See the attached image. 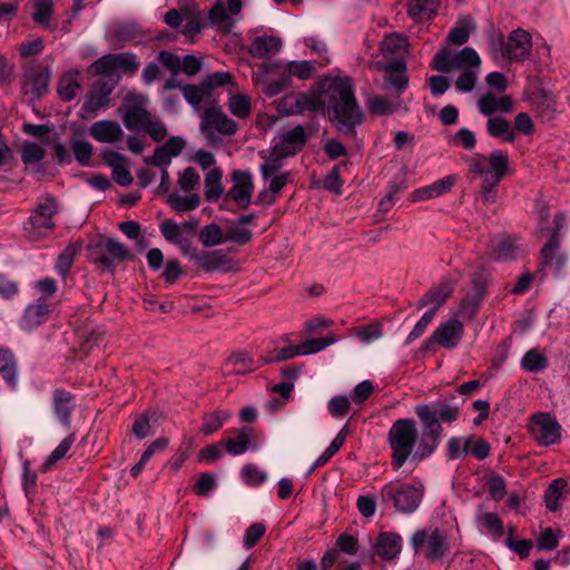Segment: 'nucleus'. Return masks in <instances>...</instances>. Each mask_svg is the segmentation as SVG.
Instances as JSON below:
<instances>
[{
    "mask_svg": "<svg viewBox=\"0 0 570 570\" xmlns=\"http://www.w3.org/2000/svg\"><path fill=\"white\" fill-rule=\"evenodd\" d=\"M459 412V405L445 400L415 405L414 413L422 424L421 433L413 419H399L393 422L386 435L392 468L399 470L410 459L423 461L430 458L442 439L441 423L454 422Z\"/></svg>",
    "mask_w": 570,
    "mask_h": 570,
    "instance_id": "obj_1",
    "label": "nucleus"
},
{
    "mask_svg": "<svg viewBox=\"0 0 570 570\" xmlns=\"http://www.w3.org/2000/svg\"><path fill=\"white\" fill-rule=\"evenodd\" d=\"M431 67L442 73H449L452 70L460 71L455 80L456 90L471 92L481 71V59L471 47H464L454 53L448 48H442L435 52Z\"/></svg>",
    "mask_w": 570,
    "mask_h": 570,
    "instance_id": "obj_2",
    "label": "nucleus"
},
{
    "mask_svg": "<svg viewBox=\"0 0 570 570\" xmlns=\"http://www.w3.org/2000/svg\"><path fill=\"white\" fill-rule=\"evenodd\" d=\"M330 104L333 109L332 121L336 122L340 132L354 134L356 126L363 121V112L360 109L353 85L347 77H337L328 86Z\"/></svg>",
    "mask_w": 570,
    "mask_h": 570,
    "instance_id": "obj_3",
    "label": "nucleus"
},
{
    "mask_svg": "<svg viewBox=\"0 0 570 570\" xmlns=\"http://www.w3.org/2000/svg\"><path fill=\"white\" fill-rule=\"evenodd\" d=\"M509 168V157L501 149L492 150L488 156L476 153L469 159V171L479 176L481 198L484 203L497 200V186L505 176Z\"/></svg>",
    "mask_w": 570,
    "mask_h": 570,
    "instance_id": "obj_4",
    "label": "nucleus"
},
{
    "mask_svg": "<svg viewBox=\"0 0 570 570\" xmlns=\"http://www.w3.org/2000/svg\"><path fill=\"white\" fill-rule=\"evenodd\" d=\"M425 488L422 482L391 481L381 489V500L391 503L394 509L403 514L415 512L424 497Z\"/></svg>",
    "mask_w": 570,
    "mask_h": 570,
    "instance_id": "obj_5",
    "label": "nucleus"
},
{
    "mask_svg": "<svg viewBox=\"0 0 570 570\" xmlns=\"http://www.w3.org/2000/svg\"><path fill=\"white\" fill-rule=\"evenodd\" d=\"M411 546L416 553H424L431 561L442 560L449 551L446 533L436 528L415 531L411 538Z\"/></svg>",
    "mask_w": 570,
    "mask_h": 570,
    "instance_id": "obj_6",
    "label": "nucleus"
},
{
    "mask_svg": "<svg viewBox=\"0 0 570 570\" xmlns=\"http://www.w3.org/2000/svg\"><path fill=\"white\" fill-rule=\"evenodd\" d=\"M200 129L210 144H216L220 136L234 135L238 126L220 107H209L202 114Z\"/></svg>",
    "mask_w": 570,
    "mask_h": 570,
    "instance_id": "obj_7",
    "label": "nucleus"
},
{
    "mask_svg": "<svg viewBox=\"0 0 570 570\" xmlns=\"http://www.w3.org/2000/svg\"><path fill=\"white\" fill-rule=\"evenodd\" d=\"M275 107L282 116L302 115L324 108L325 101L316 92H289L275 100Z\"/></svg>",
    "mask_w": 570,
    "mask_h": 570,
    "instance_id": "obj_8",
    "label": "nucleus"
},
{
    "mask_svg": "<svg viewBox=\"0 0 570 570\" xmlns=\"http://www.w3.org/2000/svg\"><path fill=\"white\" fill-rule=\"evenodd\" d=\"M464 325L458 315L442 322L433 332V334L423 344L424 350H429L431 345H439L445 350L455 348L462 341Z\"/></svg>",
    "mask_w": 570,
    "mask_h": 570,
    "instance_id": "obj_9",
    "label": "nucleus"
},
{
    "mask_svg": "<svg viewBox=\"0 0 570 570\" xmlns=\"http://www.w3.org/2000/svg\"><path fill=\"white\" fill-rule=\"evenodd\" d=\"M532 439L542 446L556 444L561 439V426L558 421L547 413L534 415L530 422Z\"/></svg>",
    "mask_w": 570,
    "mask_h": 570,
    "instance_id": "obj_10",
    "label": "nucleus"
},
{
    "mask_svg": "<svg viewBox=\"0 0 570 570\" xmlns=\"http://www.w3.org/2000/svg\"><path fill=\"white\" fill-rule=\"evenodd\" d=\"M114 86L102 79L97 80L90 88L87 98L81 107L83 118L95 116L99 110L109 107L110 95Z\"/></svg>",
    "mask_w": 570,
    "mask_h": 570,
    "instance_id": "obj_11",
    "label": "nucleus"
},
{
    "mask_svg": "<svg viewBox=\"0 0 570 570\" xmlns=\"http://www.w3.org/2000/svg\"><path fill=\"white\" fill-rule=\"evenodd\" d=\"M57 212L58 204L56 199L49 196L42 197L31 213L28 224L36 234H45V232L55 227L53 216Z\"/></svg>",
    "mask_w": 570,
    "mask_h": 570,
    "instance_id": "obj_12",
    "label": "nucleus"
},
{
    "mask_svg": "<svg viewBox=\"0 0 570 570\" xmlns=\"http://www.w3.org/2000/svg\"><path fill=\"white\" fill-rule=\"evenodd\" d=\"M147 102V97L140 94L127 95L125 112L122 117L127 129L134 130L148 124L149 114L145 108Z\"/></svg>",
    "mask_w": 570,
    "mask_h": 570,
    "instance_id": "obj_13",
    "label": "nucleus"
},
{
    "mask_svg": "<svg viewBox=\"0 0 570 570\" xmlns=\"http://www.w3.org/2000/svg\"><path fill=\"white\" fill-rule=\"evenodd\" d=\"M232 181L233 186L226 198L234 200L242 208L248 207L254 191L253 175L248 170H235L232 174Z\"/></svg>",
    "mask_w": 570,
    "mask_h": 570,
    "instance_id": "obj_14",
    "label": "nucleus"
},
{
    "mask_svg": "<svg viewBox=\"0 0 570 570\" xmlns=\"http://www.w3.org/2000/svg\"><path fill=\"white\" fill-rule=\"evenodd\" d=\"M52 312L53 305L46 297H39L26 307L19 325L23 331H32L43 324Z\"/></svg>",
    "mask_w": 570,
    "mask_h": 570,
    "instance_id": "obj_15",
    "label": "nucleus"
},
{
    "mask_svg": "<svg viewBox=\"0 0 570 570\" xmlns=\"http://www.w3.org/2000/svg\"><path fill=\"white\" fill-rule=\"evenodd\" d=\"M307 140V135L303 126L298 125L289 130L284 131L274 139L273 148L286 158L294 156L299 151Z\"/></svg>",
    "mask_w": 570,
    "mask_h": 570,
    "instance_id": "obj_16",
    "label": "nucleus"
},
{
    "mask_svg": "<svg viewBox=\"0 0 570 570\" xmlns=\"http://www.w3.org/2000/svg\"><path fill=\"white\" fill-rule=\"evenodd\" d=\"M97 72H107L111 69H121L134 73L138 70L140 62L136 55L130 52H120L116 55H106L95 62Z\"/></svg>",
    "mask_w": 570,
    "mask_h": 570,
    "instance_id": "obj_17",
    "label": "nucleus"
},
{
    "mask_svg": "<svg viewBox=\"0 0 570 570\" xmlns=\"http://www.w3.org/2000/svg\"><path fill=\"white\" fill-rule=\"evenodd\" d=\"M98 257L96 262L100 263L108 271H114V267L130 257L129 249L114 238L107 239L98 249Z\"/></svg>",
    "mask_w": 570,
    "mask_h": 570,
    "instance_id": "obj_18",
    "label": "nucleus"
},
{
    "mask_svg": "<svg viewBox=\"0 0 570 570\" xmlns=\"http://www.w3.org/2000/svg\"><path fill=\"white\" fill-rule=\"evenodd\" d=\"M75 409V395L65 389H55L52 391V410L65 428H69L71 423V413Z\"/></svg>",
    "mask_w": 570,
    "mask_h": 570,
    "instance_id": "obj_19",
    "label": "nucleus"
},
{
    "mask_svg": "<svg viewBox=\"0 0 570 570\" xmlns=\"http://www.w3.org/2000/svg\"><path fill=\"white\" fill-rule=\"evenodd\" d=\"M190 258L206 272H227L230 269L232 262L222 249L193 253Z\"/></svg>",
    "mask_w": 570,
    "mask_h": 570,
    "instance_id": "obj_20",
    "label": "nucleus"
},
{
    "mask_svg": "<svg viewBox=\"0 0 570 570\" xmlns=\"http://www.w3.org/2000/svg\"><path fill=\"white\" fill-rule=\"evenodd\" d=\"M456 181V176H444L434 183L420 187L412 191L411 202H424L428 199L436 198L449 193Z\"/></svg>",
    "mask_w": 570,
    "mask_h": 570,
    "instance_id": "obj_21",
    "label": "nucleus"
},
{
    "mask_svg": "<svg viewBox=\"0 0 570 570\" xmlns=\"http://www.w3.org/2000/svg\"><path fill=\"white\" fill-rule=\"evenodd\" d=\"M564 222V216L562 213H558L554 217L556 227L551 234L549 242L543 246L541 254L544 265H552L553 261H556V265L558 269H561L566 264V257L558 255V250L560 247L559 243V232L562 228Z\"/></svg>",
    "mask_w": 570,
    "mask_h": 570,
    "instance_id": "obj_22",
    "label": "nucleus"
},
{
    "mask_svg": "<svg viewBox=\"0 0 570 570\" xmlns=\"http://www.w3.org/2000/svg\"><path fill=\"white\" fill-rule=\"evenodd\" d=\"M476 106L480 114L490 118L497 112H510L513 109V101L509 96L498 97L492 92H485L479 98Z\"/></svg>",
    "mask_w": 570,
    "mask_h": 570,
    "instance_id": "obj_23",
    "label": "nucleus"
},
{
    "mask_svg": "<svg viewBox=\"0 0 570 570\" xmlns=\"http://www.w3.org/2000/svg\"><path fill=\"white\" fill-rule=\"evenodd\" d=\"M510 61H523L532 48L531 36L523 29L512 31L508 38Z\"/></svg>",
    "mask_w": 570,
    "mask_h": 570,
    "instance_id": "obj_24",
    "label": "nucleus"
},
{
    "mask_svg": "<svg viewBox=\"0 0 570 570\" xmlns=\"http://www.w3.org/2000/svg\"><path fill=\"white\" fill-rule=\"evenodd\" d=\"M91 137L99 142L114 144L121 139L124 131L120 125L111 120H99L90 126Z\"/></svg>",
    "mask_w": 570,
    "mask_h": 570,
    "instance_id": "obj_25",
    "label": "nucleus"
},
{
    "mask_svg": "<svg viewBox=\"0 0 570 570\" xmlns=\"http://www.w3.org/2000/svg\"><path fill=\"white\" fill-rule=\"evenodd\" d=\"M518 245L507 235L494 237L489 243V255L497 261H507L517 257Z\"/></svg>",
    "mask_w": 570,
    "mask_h": 570,
    "instance_id": "obj_26",
    "label": "nucleus"
},
{
    "mask_svg": "<svg viewBox=\"0 0 570 570\" xmlns=\"http://www.w3.org/2000/svg\"><path fill=\"white\" fill-rule=\"evenodd\" d=\"M453 292V285L451 281L443 279L439 285L432 287L424 296L419 301V306L424 307L431 305L429 309L436 311L440 306L450 297Z\"/></svg>",
    "mask_w": 570,
    "mask_h": 570,
    "instance_id": "obj_27",
    "label": "nucleus"
},
{
    "mask_svg": "<svg viewBox=\"0 0 570 570\" xmlns=\"http://www.w3.org/2000/svg\"><path fill=\"white\" fill-rule=\"evenodd\" d=\"M282 48V40L276 36H258L249 45L248 52L254 58H265L277 53Z\"/></svg>",
    "mask_w": 570,
    "mask_h": 570,
    "instance_id": "obj_28",
    "label": "nucleus"
},
{
    "mask_svg": "<svg viewBox=\"0 0 570 570\" xmlns=\"http://www.w3.org/2000/svg\"><path fill=\"white\" fill-rule=\"evenodd\" d=\"M376 553L386 560L396 558L402 549V539L399 534L384 532L376 540Z\"/></svg>",
    "mask_w": 570,
    "mask_h": 570,
    "instance_id": "obj_29",
    "label": "nucleus"
},
{
    "mask_svg": "<svg viewBox=\"0 0 570 570\" xmlns=\"http://www.w3.org/2000/svg\"><path fill=\"white\" fill-rule=\"evenodd\" d=\"M406 48L407 38L399 33L386 36L381 43V52L383 57L392 60V62L396 61V59H403Z\"/></svg>",
    "mask_w": 570,
    "mask_h": 570,
    "instance_id": "obj_30",
    "label": "nucleus"
},
{
    "mask_svg": "<svg viewBox=\"0 0 570 570\" xmlns=\"http://www.w3.org/2000/svg\"><path fill=\"white\" fill-rule=\"evenodd\" d=\"M367 106L371 112L375 115H392L399 110L407 111V107L400 97L385 98L373 96L368 98Z\"/></svg>",
    "mask_w": 570,
    "mask_h": 570,
    "instance_id": "obj_31",
    "label": "nucleus"
},
{
    "mask_svg": "<svg viewBox=\"0 0 570 570\" xmlns=\"http://www.w3.org/2000/svg\"><path fill=\"white\" fill-rule=\"evenodd\" d=\"M261 366V362L258 364L254 362V360L244 352L232 354L224 364V371L227 374H245L254 371Z\"/></svg>",
    "mask_w": 570,
    "mask_h": 570,
    "instance_id": "obj_32",
    "label": "nucleus"
},
{
    "mask_svg": "<svg viewBox=\"0 0 570 570\" xmlns=\"http://www.w3.org/2000/svg\"><path fill=\"white\" fill-rule=\"evenodd\" d=\"M45 149L36 142L24 144L21 150L22 161L27 166L37 165L36 169L28 168V170L32 173L37 177V179H41L42 177L43 166L40 163L45 158Z\"/></svg>",
    "mask_w": 570,
    "mask_h": 570,
    "instance_id": "obj_33",
    "label": "nucleus"
},
{
    "mask_svg": "<svg viewBox=\"0 0 570 570\" xmlns=\"http://www.w3.org/2000/svg\"><path fill=\"white\" fill-rule=\"evenodd\" d=\"M80 73L78 70L66 72L59 80L58 94L63 101H71L81 90Z\"/></svg>",
    "mask_w": 570,
    "mask_h": 570,
    "instance_id": "obj_34",
    "label": "nucleus"
},
{
    "mask_svg": "<svg viewBox=\"0 0 570 570\" xmlns=\"http://www.w3.org/2000/svg\"><path fill=\"white\" fill-rule=\"evenodd\" d=\"M17 360L8 348H0V375L7 384L14 389L18 384Z\"/></svg>",
    "mask_w": 570,
    "mask_h": 570,
    "instance_id": "obj_35",
    "label": "nucleus"
},
{
    "mask_svg": "<svg viewBox=\"0 0 570 570\" xmlns=\"http://www.w3.org/2000/svg\"><path fill=\"white\" fill-rule=\"evenodd\" d=\"M485 128L490 137L499 138L504 142H512L514 140L513 126L502 117L488 118Z\"/></svg>",
    "mask_w": 570,
    "mask_h": 570,
    "instance_id": "obj_36",
    "label": "nucleus"
},
{
    "mask_svg": "<svg viewBox=\"0 0 570 570\" xmlns=\"http://www.w3.org/2000/svg\"><path fill=\"white\" fill-rule=\"evenodd\" d=\"M261 157L264 161L259 166V171L264 180H268L273 175L282 173L281 169L286 157L277 153L276 149L272 147L267 154L262 151Z\"/></svg>",
    "mask_w": 570,
    "mask_h": 570,
    "instance_id": "obj_37",
    "label": "nucleus"
},
{
    "mask_svg": "<svg viewBox=\"0 0 570 570\" xmlns=\"http://www.w3.org/2000/svg\"><path fill=\"white\" fill-rule=\"evenodd\" d=\"M438 0H409L407 14L415 21L430 19L436 12Z\"/></svg>",
    "mask_w": 570,
    "mask_h": 570,
    "instance_id": "obj_38",
    "label": "nucleus"
},
{
    "mask_svg": "<svg viewBox=\"0 0 570 570\" xmlns=\"http://www.w3.org/2000/svg\"><path fill=\"white\" fill-rule=\"evenodd\" d=\"M226 451L232 455L244 454L247 450H256L257 445L250 443V429L243 426L236 438L226 440Z\"/></svg>",
    "mask_w": 570,
    "mask_h": 570,
    "instance_id": "obj_39",
    "label": "nucleus"
},
{
    "mask_svg": "<svg viewBox=\"0 0 570 570\" xmlns=\"http://www.w3.org/2000/svg\"><path fill=\"white\" fill-rule=\"evenodd\" d=\"M385 71L395 72L386 78V81L396 90L397 94L403 92L409 86V78L405 75L406 65L403 59H396L384 67Z\"/></svg>",
    "mask_w": 570,
    "mask_h": 570,
    "instance_id": "obj_40",
    "label": "nucleus"
},
{
    "mask_svg": "<svg viewBox=\"0 0 570 570\" xmlns=\"http://www.w3.org/2000/svg\"><path fill=\"white\" fill-rule=\"evenodd\" d=\"M208 18L210 23L214 24L217 28V30L223 32L230 31V29L236 23V19L228 14L224 2L220 0L217 1L210 9Z\"/></svg>",
    "mask_w": 570,
    "mask_h": 570,
    "instance_id": "obj_41",
    "label": "nucleus"
},
{
    "mask_svg": "<svg viewBox=\"0 0 570 570\" xmlns=\"http://www.w3.org/2000/svg\"><path fill=\"white\" fill-rule=\"evenodd\" d=\"M223 170L213 167L205 176V198L207 202H216L223 194Z\"/></svg>",
    "mask_w": 570,
    "mask_h": 570,
    "instance_id": "obj_42",
    "label": "nucleus"
},
{
    "mask_svg": "<svg viewBox=\"0 0 570 570\" xmlns=\"http://www.w3.org/2000/svg\"><path fill=\"white\" fill-rule=\"evenodd\" d=\"M181 92L186 101L197 111H199L203 105L210 98V91L205 87L204 82H202L200 86H183Z\"/></svg>",
    "mask_w": 570,
    "mask_h": 570,
    "instance_id": "obj_43",
    "label": "nucleus"
},
{
    "mask_svg": "<svg viewBox=\"0 0 570 570\" xmlns=\"http://www.w3.org/2000/svg\"><path fill=\"white\" fill-rule=\"evenodd\" d=\"M200 11L197 6L191 4L188 10H184V21L180 27V32L188 37H194L200 32Z\"/></svg>",
    "mask_w": 570,
    "mask_h": 570,
    "instance_id": "obj_44",
    "label": "nucleus"
},
{
    "mask_svg": "<svg viewBox=\"0 0 570 570\" xmlns=\"http://www.w3.org/2000/svg\"><path fill=\"white\" fill-rule=\"evenodd\" d=\"M341 340L340 336H337L334 333H330L328 335L321 337V338H312L307 340L303 344H299V353L301 355H312L315 353H318L326 347L335 344Z\"/></svg>",
    "mask_w": 570,
    "mask_h": 570,
    "instance_id": "obj_45",
    "label": "nucleus"
},
{
    "mask_svg": "<svg viewBox=\"0 0 570 570\" xmlns=\"http://www.w3.org/2000/svg\"><path fill=\"white\" fill-rule=\"evenodd\" d=\"M232 417V413L226 410L215 411L213 413L206 414L203 417V425L200 431L205 435H210L218 431L226 421Z\"/></svg>",
    "mask_w": 570,
    "mask_h": 570,
    "instance_id": "obj_46",
    "label": "nucleus"
},
{
    "mask_svg": "<svg viewBox=\"0 0 570 570\" xmlns=\"http://www.w3.org/2000/svg\"><path fill=\"white\" fill-rule=\"evenodd\" d=\"M167 203L174 210L184 213L196 209L200 204V198L197 194L181 196L174 193L168 196Z\"/></svg>",
    "mask_w": 570,
    "mask_h": 570,
    "instance_id": "obj_47",
    "label": "nucleus"
},
{
    "mask_svg": "<svg viewBox=\"0 0 570 570\" xmlns=\"http://www.w3.org/2000/svg\"><path fill=\"white\" fill-rule=\"evenodd\" d=\"M199 239L204 246L213 247L225 243L226 236L220 226L212 223L200 229Z\"/></svg>",
    "mask_w": 570,
    "mask_h": 570,
    "instance_id": "obj_48",
    "label": "nucleus"
},
{
    "mask_svg": "<svg viewBox=\"0 0 570 570\" xmlns=\"http://www.w3.org/2000/svg\"><path fill=\"white\" fill-rule=\"evenodd\" d=\"M448 142L451 146L471 151L476 146V137L471 129L462 127L449 137Z\"/></svg>",
    "mask_w": 570,
    "mask_h": 570,
    "instance_id": "obj_49",
    "label": "nucleus"
},
{
    "mask_svg": "<svg viewBox=\"0 0 570 570\" xmlns=\"http://www.w3.org/2000/svg\"><path fill=\"white\" fill-rule=\"evenodd\" d=\"M286 71L289 78L292 76L301 79V80H307L311 79L315 71V63L309 60H299V61H289L286 65Z\"/></svg>",
    "mask_w": 570,
    "mask_h": 570,
    "instance_id": "obj_50",
    "label": "nucleus"
},
{
    "mask_svg": "<svg viewBox=\"0 0 570 570\" xmlns=\"http://www.w3.org/2000/svg\"><path fill=\"white\" fill-rule=\"evenodd\" d=\"M78 249L79 247L76 244H70L58 256L55 268L62 279L68 276Z\"/></svg>",
    "mask_w": 570,
    "mask_h": 570,
    "instance_id": "obj_51",
    "label": "nucleus"
},
{
    "mask_svg": "<svg viewBox=\"0 0 570 570\" xmlns=\"http://www.w3.org/2000/svg\"><path fill=\"white\" fill-rule=\"evenodd\" d=\"M228 108L234 116L245 119L250 115V98L244 94L232 95L229 97Z\"/></svg>",
    "mask_w": 570,
    "mask_h": 570,
    "instance_id": "obj_52",
    "label": "nucleus"
},
{
    "mask_svg": "<svg viewBox=\"0 0 570 570\" xmlns=\"http://www.w3.org/2000/svg\"><path fill=\"white\" fill-rule=\"evenodd\" d=\"M567 483L563 479H554L548 487L544 501L546 507L550 511H557L561 499V492L566 488Z\"/></svg>",
    "mask_w": 570,
    "mask_h": 570,
    "instance_id": "obj_53",
    "label": "nucleus"
},
{
    "mask_svg": "<svg viewBox=\"0 0 570 570\" xmlns=\"http://www.w3.org/2000/svg\"><path fill=\"white\" fill-rule=\"evenodd\" d=\"M521 366L527 372L539 373L547 368L548 360L539 352L531 350L523 355Z\"/></svg>",
    "mask_w": 570,
    "mask_h": 570,
    "instance_id": "obj_54",
    "label": "nucleus"
},
{
    "mask_svg": "<svg viewBox=\"0 0 570 570\" xmlns=\"http://www.w3.org/2000/svg\"><path fill=\"white\" fill-rule=\"evenodd\" d=\"M73 443V434L65 438L46 459L42 464V471L47 472L57 461L61 460L68 453Z\"/></svg>",
    "mask_w": 570,
    "mask_h": 570,
    "instance_id": "obj_55",
    "label": "nucleus"
},
{
    "mask_svg": "<svg viewBox=\"0 0 570 570\" xmlns=\"http://www.w3.org/2000/svg\"><path fill=\"white\" fill-rule=\"evenodd\" d=\"M474 30V23L471 19L455 26L448 36V41L454 45H463L469 40L471 31Z\"/></svg>",
    "mask_w": 570,
    "mask_h": 570,
    "instance_id": "obj_56",
    "label": "nucleus"
},
{
    "mask_svg": "<svg viewBox=\"0 0 570 570\" xmlns=\"http://www.w3.org/2000/svg\"><path fill=\"white\" fill-rule=\"evenodd\" d=\"M471 445V439L451 438L448 441V458L450 460H459L464 458Z\"/></svg>",
    "mask_w": 570,
    "mask_h": 570,
    "instance_id": "obj_57",
    "label": "nucleus"
},
{
    "mask_svg": "<svg viewBox=\"0 0 570 570\" xmlns=\"http://www.w3.org/2000/svg\"><path fill=\"white\" fill-rule=\"evenodd\" d=\"M53 9L52 0H36L32 18L41 26H49Z\"/></svg>",
    "mask_w": 570,
    "mask_h": 570,
    "instance_id": "obj_58",
    "label": "nucleus"
},
{
    "mask_svg": "<svg viewBox=\"0 0 570 570\" xmlns=\"http://www.w3.org/2000/svg\"><path fill=\"white\" fill-rule=\"evenodd\" d=\"M382 327L377 323H371L354 330L355 335L362 343L371 344L382 337Z\"/></svg>",
    "mask_w": 570,
    "mask_h": 570,
    "instance_id": "obj_59",
    "label": "nucleus"
},
{
    "mask_svg": "<svg viewBox=\"0 0 570 570\" xmlns=\"http://www.w3.org/2000/svg\"><path fill=\"white\" fill-rule=\"evenodd\" d=\"M160 232L168 242L178 244L181 250L187 253V248L183 245L181 230L177 223L171 219L163 222L160 225Z\"/></svg>",
    "mask_w": 570,
    "mask_h": 570,
    "instance_id": "obj_60",
    "label": "nucleus"
},
{
    "mask_svg": "<svg viewBox=\"0 0 570 570\" xmlns=\"http://www.w3.org/2000/svg\"><path fill=\"white\" fill-rule=\"evenodd\" d=\"M434 316H435L434 309L425 311L423 313V315L421 316V318L414 325L413 330L409 333V335L405 340V344L410 345L412 342H414L420 336H422L423 333L426 331L429 324L434 318Z\"/></svg>",
    "mask_w": 570,
    "mask_h": 570,
    "instance_id": "obj_61",
    "label": "nucleus"
},
{
    "mask_svg": "<svg viewBox=\"0 0 570 570\" xmlns=\"http://www.w3.org/2000/svg\"><path fill=\"white\" fill-rule=\"evenodd\" d=\"M481 524L494 538L499 539L503 534V523L499 515L494 512L484 513L480 517Z\"/></svg>",
    "mask_w": 570,
    "mask_h": 570,
    "instance_id": "obj_62",
    "label": "nucleus"
},
{
    "mask_svg": "<svg viewBox=\"0 0 570 570\" xmlns=\"http://www.w3.org/2000/svg\"><path fill=\"white\" fill-rule=\"evenodd\" d=\"M561 537V531L547 528L537 540L538 548L540 550H553L558 547Z\"/></svg>",
    "mask_w": 570,
    "mask_h": 570,
    "instance_id": "obj_63",
    "label": "nucleus"
},
{
    "mask_svg": "<svg viewBox=\"0 0 570 570\" xmlns=\"http://www.w3.org/2000/svg\"><path fill=\"white\" fill-rule=\"evenodd\" d=\"M71 148L75 155V158L81 164V165H88L91 155H92V146L90 142L83 139H75L71 142Z\"/></svg>",
    "mask_w": 570,
    "mask_h": 570,
    "instance_id": "obj_64",
    "label": "nucleus"
}]
</instances>
